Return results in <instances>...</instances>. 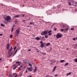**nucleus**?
Segmentation results:
<instances>
[{"label":"nucleus","mask_w":77,"mask_h":77,"mask_svg":"<svg viewBox=\"0 0 77 77\" xmlns=\"http://www.w3.org/2000/svg\"><path fill=\"white\" fill-rule=\"evenodd\" d=\"M20 28H18L17 30H16L15 32V36H18V35L20 33Z\"/></svg>","instance_id":"1"},{"label":"nucleus","mask_w":77,"mask_h":77,"mask_svg":"<svg viewBox=\"0 0 77 77\" xmlns=\"http://www.w3.org/2000/svg\"><path fill=\"white\" fill-rule=\"evenodd\" d=\"M4 20L6 21H10L11 20V17L10 16H8L6 17H4Z\"/></svg>","instance_id":"2"},{"label":"nucleus","mask_w":77,"mask_h":77,"mask_svg":"<svg viewBox=\"0 0 77 77\" xmlns=\"http://www.w3.org/2000/svg\"><path fill=\"white\" fill-rule=\"evenodd\" d=\"M62 36L63 35L60 33H58L57 34L56 37L57 39H58V38H62Z\"/></svg>","instance_id":"3"},{"label":"nucleus","mask_w":77,"mask_h":77,"mask_svg":"<svg viewBox=\"0 0 77 77\" xmlns=\"http://www.w3.org/2000/svg\"><path fill=\"white\" fill-rule=\"evenodd\" d=\"M48 33V31H44L43 32H42L41 33V35H42V36H43V35H47Z\"/></svg>","instance_id":"4"},{"label":"nucleus","mask_w":77,"mask_h":77,"mask_svg":"<svg viewBox=\"0 0 77 77\" xmlns=\"http://www.w3.org/2000/svg\"><path fill=\"white\" fill-rule=\"evenodd\" d=\"M17 65L16 64H14L12 66H14L13 68V70H15L16 68H17V67L18 66V65H17V66H16Z\"/></svg>","instance_id":"5"},{"label":"nucleus","mask_w":77,"mask_h":77,"mask_svg":"<svg viewBox=\"0 0 77 77\" xmlns=\"http://www.w3.org/2000/svg\"><path fill=\"white\" fill-rule=\"evenodd\" d=\"M40 43L41 44V45H40L41 47V48H43V47H44V44H43V42L42 41H41L40 42Z\"/></svg>","instance_id":"6"},{"label":"nucleus","mask_w":77,"mask_h":77,"mask_svg":"<svg viewBox=\"0 0 77 77\" xmlns=\"http://www.w3.org/2000/svg\"><path fill=\"white\" fill-rule=\"evenodd\" d=\"M32 67H31L29 68H27V69L28 71H32Z\"/></svg>","instance_id":"7"},{"label":"nucleus","mask_w":77,"mask_h":77,"mask_svg":"<svg viewBox=\"0 0 77 77\" xmlns=\"http://www.w3.org/2000/svg\"><path fill=\"white\" fill-rule=\"evenodd\" d=\"M23 61L24 63H29V61L27 60H23Z\"/></svg>","instance_id":"8"},{"label":"nucleus","mask_w":77,"mask_h":77,"mask_svg":"<svg viewBox=\"0 0 77 77\" xmlns=\"http://www.w3.org/2000/svg\"><path fill=\"white\" fill-rule=\"evenodd\" d=\"M10 45V44H9L8 43L7 45V48L8 50H9V46Z\"/></svg>","instance_id":"9"},{"label":"nucleus","mask_w":77,"mask_h":77,"mask_svg":"<svg viewBox=\"0 0 77 77\" xmlns=\"http://www.w3.org/2000/svg\"><path fill=\"white\" fill-rule=\"evenodd\" d=\"M23 68V66L22 65L20 66V67L18 69L19 71H21V68Z\"/></svg>","instance_id":"10"},{"label":"nucleus","mask_w":77,"mask_h":77,"mask_svg":"<svg viewBox=\"0 0 77 77\" xmlns=\"http://www.w3.org/2000/svg\"><path fill=\"white\" fill-rule=\"evenodd\" d=\"M67 2H71V3H73L74 2V0H68L67 1Z\"/></svg>","instance_id":"11"},{"label":"nucleus","mask_w":77,"mask_h":77,"mask_svg":"<svg viewBox=\"0 0 77 77\" xmlns=\"http://www.w3.org/2000/svg\"><path fill=\"white\" fill-rule=\"evenodd\" d=\"M35 39L36 40H37V41H39V40H40V38L38 37H37L35 38Z\"/></svg>","instance_id":"12"},{"label":"nucleus","mask_w":77,"mask_h":77,"mask_svg":"<svg viewBox=\"0 0 77 77\" xmlns=\"http://www.w3.org/2000/svg\"><path fill=\"white\" fill-rule=\"evenodd\" d=\"M56 66H55L53 68V72H54L55 71L56 69Z\"/></svg>","instance_id":"13"},{"label":"nucleus","mask_w":77,"mask_h":77,"mask_svg":"<svg viewBox=\"0 0 77 77\" xmlns=\"http://www.w3.org/2000/svg\"><path fill=\"white\" fill-rule=\"evenodd\" d=\"M50 45V42H48L46 44V46H48Z\"/></svg>","instance_id":"14"},{"label":"nucleus","mask_w":77,"mask_h":77,"mask_svg":"<svg viewBox=\"0 0 77 77\" xmlns=\"http://www.w3.org/2000/svg\"><path fill=\"white\" fill-rule=\"evenodd\" d=\"M51 62H53V63H56V60H51Z\"/></svg>","instance_id":"15"},{"label":"nucleus","mask_w":77,"mask_h":77,"mask_svg":"<svg viewBox=\"0 0 77 77\" xmlns=\"http://www.w3.org/2000/svg\"><path fill=\"white\" fill-rule=\"evenodd\" d=\"M71 74V72H70L68 73H67L66 75V76H68V75H70V74Z\"/></svg>","instance_id":"16"},{"label":"nucleus","mask_w":77,"mask_h":77,"mask_svg":"<svg viewBox=\"0 0 77 77\" xmlns=\"http://www.w3.org/2000/svg\"><path fill=\"white\" fill-rule=\"evenodd\" d=\"M36 71H37V70H36V69H34L33 70V72L34 73H35V72H36Z\"/></svg>","instance_id":"17"},{"label":"nucleus","mask_w":77,"mask_h":77,"mask_svg":"<svg viewBox=\"0 0 77 77\" xmlns=\"http://www.w3.org/2000/svg\"><path fill=\"white\" fill-rule=\"evenodd\" d=\"M65 62L64 60H60V63H63V62Z\"/></svg>","instance_id":"18"},{"label":"nucleus","mask_w":77,"mask_h":77,"mask_svg":"<svg viewBox=\"0 0 77 77\" xmlns=\"http://www.w3.org/2000/svg\"><path fill=\"white\" fill-rule=\"evenodd\" d=\"M20 17V15H17L15 16L14 17H15V18H17V17Z\"/></svg>","instance_id":"19"},{"label":"nucleus","mask_w":77,"mask_h":77,"mask_svg":"<svg viewBox=\"0 0 77 77\" xmlns=\"http://www.w3.org/2000/svg\"><path fill=\"white\" fill-rule=\"evenodd\" d=\"M13 37V35H10V38H11V39H12V38Z\"/></svg>","instance_id":"20"},{"label":"nucleus","mask_w":77,"mask_h":77,"mask_svg":"<svg viewBox=\"0 0 77 77\" xmlns=\"http://www.w3.org/2000/svg\"><path fill=\"white\" fill-rule=\"evenodd\" d=\"M21 63V62H20V61H17L16 62V63L17 64H18V63Z\"/></svg>","instance_id":"21"},{"label":"nucleus","mask_w":77,"mask_h":77,"mask_svg":"<svg viewBox=\"0 0 77 77\" xmlns=\"http://www.w3.org/2000/svg\"><path fill=\"white\" fill-rule=\"evenodd\" d=\"M74 60L75 62L77 63V58H76V59H75Z\"/></svg>","instance_id":"22"},{"label":"nucleus","mask_w":77,"mask_h":77,"mask_svg":"<svg viewBox=\"0 0 77 77\" xmlns=\"http://www.w3.org/2000/svg\"><path fill=\"white\" fill-rule=\"evenodd\" d=\"M41 53H42V54H43V55H46V53H44L43 52H41Z\"/></svg>","instance_id":"23"},{"label":"nucleus","mask_w":77,"mask_h":77,"mask_svg":"<svg viewBox=\"0 0 77 77\" xmlns=\"http://www.w3.org/2000/svg\"><path fill=\"white\" fill-rule=\"evenodd\" d=\"M1 26L2 27H5V25L3 24V23H1Z\"/></svg>","instance_id":"24"},{"label":"nucleus","mask_w":77,"mask_h":77,"mask_svg":"<svg viewBox=\"0 0 77 77\" xmlns=\"http://www.w3.org/2000/svg\"><path fill=\"white\" fill-rule=\"evenodd\" d=\"M68 3V5H69V6H71V3L70 2H69Z\"/></svg>","instance_id":"25"},{"label":"nucleus","mask_w":77,"mask_h":77,"mask_svg":"<svg viewBox=\"0 0 77 77\" xmlns=\"http://www.w3.org/2000/svg\"><path fill=\"white\" fill-rule=\"evenodd\" d=\"M45 38H47L48 37V35H45Z\"/></svg>","instance_id":"26"},{"label":"nucleus","mask_w":77,"mask_h":77,"mask_svg":"<svg viewBox=\"0 0 77 77\" xmlns=\"http://www.w3.org/2000/svg\"><path fill=\"white\" fill-rule=\"evenodd\" d=\"M20 17H24V15L23 14H21L20 15Z\"/></svg>","instance_id":"27"},{"label":"nucleus","mask_w":77,"mask_h":77,"mask_svg":"<svg viewBox=\"0 0 77 77\" xmlns=\"http://www.w3.org/2000/svg\"><path fill=\"white\" fill-rule=\"evenodd\" d=\"M68 65V63H66L65 65V66H67V65Z\"/></svg>","instance_id":"28"},{"label":"nucleus","mask_w":77,"mask_h":77,"mask_svg":"<svg viewBox=\"0 0 77 77\" xmlns=\"http://www.w3.org/2000/svg\"><path fill=\"white\" fill-rule=\"evenodd\" d=\"M11 51L10 50H9L8 54H9L11 53Z\"/></svg>","instance_id":"29"},{"label":"nucleus","mask_w":77,"mask_h":77,"mask_svg":"<svg viewBox=\"0 0 77 77\" xmlns=\"http://www.w3.org/2000/svg\"><path fill=\"white\" fill-rule=\"evenodd\" d=\"M29 66H31V67H32V64H31L29 63Z\"/></svg>","instance_id":"30"},{"label":"nucleus","mask_w":77,"mask_h":77,"mask_svg":"<svg viewBox=\"0 0 77 77\" xmlns=\"http://www.w3.org/2000/svg\"><path fill=\"white\" fill-rule=\"evenodd\" d=\"M48 35L49 36H50V35H52V33H48Z\"/></svg>","instance_id":"31"},{"label":"nucleus","mask_w":77,"mask_h":77,"mask_svg":"<svg viewBox=\"0 0 77 77\" xmlns=\"http://www.w3.org/2000/svg\"><path fill=\"white\" fill-rule=\"evenodd\" d=\"M65 30H66V31H68V28H66Z\"/></svg>","instance_id":"32"},{"label":"nucleus","mask_w":77,"mask_h":77,"mask_svg":"<svg viewBox=\"0 0 77 77\" xmlns=\"http://www.w3.org/2000/svg\"><path fill=\"white\" fill-rule=\"evenodd\" d=\"M12 47H11L10 49H9V50L12 51Z\"/></svg>","instance_id":"33"},{"label":"nucleus","mask_w":77,"mask_h":77,"mask_svg":"<svg viewBox=\"0 0 77 77\" xmlns=\"http://www.w3.org/2000/svg\"><path fill=\"white\" fill-rule=\"evenodd\" d=\"M12 47H11L10 49H9V50L12 51Z\"/></svg>","instance_id":"34"},{"label":"nucleus","mask_w":77,"mask_h":77,"mask_svg":"<svg viewBox=\"0 0 77 77\" xmlns=\"http://www.w3.org/2000/svg\"><path fill=\"white\" fill-rule=\"evenodd\" d=\"M12 47H11L10 49H9V50L12 51Z\"/></svg>","instance_id":"35"},{"label":"nucleus","mask_w":77,"mask_h":77,"mask_svg":"<svg viewBox=\"0 0 77 77\" xmlns=\"http://www.w3.org/2000/svg\"><path fill=\"white\" fill-rule=\"evenodd\" d=\"M11 56V55H10L8 56L7 57H10Z\"/></svg>","instance_id":"36"},{"label":"nucleus","mask_w":77,"mask_h":77,"mask_svg":"<svg viewBox=\"0 0 77 77\" xmlns=\"http://www.w3.org/2000/svg\"><path fill=\"white\" fill-rule=\"evenodd\" d=\"M75 39H76V38H73V41H75Z\"/></svg>","instance_id":"37"},{"label":"nucleus","mask_w":77,"mask_h":77,"mask_svg":"<svg viewBox=\"0 0 77 77\" xmlns=\"http://www.w3.org/2000/svg\"><path fill=\"white\" fill-rule=\"evenodd\" d=\"M51 32V31H49L48 32V33H50Z\"/></svg>","instance_id":"38"},{"label":"nucleus","mask_w":77,"mask_h":77,"mask_svg":"<svg viewBox=\"0 0 77 77\" xmlns=\"http://www.w3.org/2000/svg\"><path fill=\"white\" fill-rule=\"evenodd\" d=\"M13 31H14V28H12V29H11V32H13Z\"/></svg>","instance_id":"39"},{"label":"nucleus","mask_w":77,"mask_h":77,"mask_svg":"<svg viewBox=\"0 0 77 77\" xmlns=\"http://www.w3.org/2000/svg\"><path fill=\"white\" fill-rule=\"evenodd\" d=\"M16 53H17L16 52H15L14 53V54H13V56H15V55L16 54Z\"/></svg>","instance_id":"40"},{"label":"nucleus","mask_w":77,"mask_h":77,"mask_svg":"<svg viewBox=\"0 0 77 77\" xmlns=\"http://www.w3.org/2000/svg\"><path fill=\"white\" fill-rule=\"evenodd\" d=\"M16 53H17L16 52H15L14 53V54H13V56H15V55L16 54Z\"/></svg>","instance_id":"41"},{"label":"nucleus","mask_w":77,"mask_h":77,"mask_svg":"<svg viewBox=\"0 0 77 77\" xmlns=\"http://www.w3.org/2000/svg\"><path fill=\"white\" fill-rule=\"evenodd\" d=\"M71 30H74V28H72L71 29Z\"/></svg>","instance_id":"42"},{"label":"nucleus","mask_w":77,"mask_h":77,"mask_svg":"<svg viewBox=\"0 0 77 77\" xmlns=\"http://www.w3.org/2000/svg\"><path fill=\"white\" fill-rule=\"evenodd\" d=\"M16 46H15V47L14 48V50H15V49H16Z\"/></svg>","instance_id":"43"},{"label":"nucleus","mask_w":77,"mask_h":77,"mask_svg":"<svg viewBox=\"0 0 77 77\" xmlns=\"http://www.w3.org/2000/svg\"><path fill=\"white\" fill-rule=\"evenodd\" d=\"M9 77H11L12 76V75H11V74H10L9 75Z\"/></svg>","instance_id":"44"},{"label":"nucleus","mask_w":77,"mask_h":77,"mask_svg":"<svg viewBox=\"0 0 77 77\" xmlns=\"http://www.w3.org/2000/svg\"><path fill=\"white\" fill-rule=\"evenodd\" d=\"M21 63H19V64H18V66H20V65H21Z\"/></svg>","instance_id":"45"},{"label":"nucleus","mask_w":77,"mask_h":77,"mask_svg":"<svg viewBox=\"0 0 77 77\" xmlns=\"http://www.w3.org/2000/svg\"><path fill=\"white\" fill-rule=\"evenodd\" d=\"M75 45V47H77V44H76Z\"/></svg>","instance_id":"46"},{"label":"nucleus","mask_w":77,"mask_h":77,"mask_svg":"<svg viewBox=\"0 0 77 77\" xmlns=\"http://www.w3.org/2000/svg\"><path fill=\"white\" fill-rule=\"evenodd\" d=\"M17 75H18L16 74V75H15V77H17Z\"/></svg>","instance_id":"47"},{"label":"nucleus","mask_w":77,"mask_h":77,"mask_svg":"<svg viewBox=\"0 0 77 77\" xmlns=\"http://www.w3.org/2000/svg\"><path fill=\"white\" fill-rule=\"evenodd\" d=\"M55 77H57V74H56L55 75Z\"/></svg>","instance_id":"48"},{"label":"nucleus","mask_w":77,"mask_h":77,"mask_svg":"<svg viewBox=\"0 0 77 77\" xmlns=\"http://www.w3.org/2000/svg\"><path fill=\"white\" fill-rule=\"evenodd\" d=\"M63 29H61V32H63Z\"/></svg>","instance_id":"49"},{"label":"nucleus","mask_w":77,"mask_h":77,"mask_svg":"<svg viewBox=\"0 0 77 77\" xmlns=\"http://www.w3.org/2000/svg\"><path fill=\"white\" fill-rule=\"evenodd\" d=\"M26 72L27 73V69L26 70Z\"/></svg>","instance_id":"50"},{"label":"nucleus","mask_w":77,"mask_h":77,"mask_svg":"<svg viewBox=\"0 0 77 77\" xmlns=\"http://www.w3.org/2000/svg\"><path fill=\"white\" fill-rule=\"evenodd\" d=\"M35 69H36L37 70V67H36L35 66Z\"/></svg>","instance_id":"51"},{"label":"nucleus","mask_w":77,"mask_h":77,"mask_svg":"<svg viewBox=\"0 0 77 77\" xmlns=\"http://www.w3.org/2000/svg\"><path fill=\"white\" fill-rule=\"evenodd\" d=\"M28 51H31V49H29L28 50Z\"/></svg>","instance_id":"52"},{"label":"nucleus","mask_w":77,"mask_h":77,"mask_svg":"<svg viewBox=\"0 0 77 77\" xmlns=\"http://www.w3.org/2000/svg\"><path fill=\"white\" fill-rule=\"evenodd\" d=\"M75 5H77V2H75Z\"/></svg>","instance_id":"53"},{"label":"nucleus","mask_w":77,"mask_h":77,"mask_svg":"<svg viewBox=\"0 0 77 77\" xmlns=\"http://www.w3.org/2000/svg\"><path fill=\"white\" fill-rule=\"evenodd\" d=\"M1 60H2V58H0V63H1V62H0V61H1Z\"/></svg>","instance_id":"54"},{"label":"nucleus","mask_w":77,"mask_h":77,"mask_svg":"<svg viewBox=\"0 0 77 77\" xmlns=\"http://www.w3.org/2000/svg\"><path fill=\"white\" fill-rule=\"evenodd\" d=\"M16 73H13V75H15Z\"/></svg>","instance_id":"55"},{"label":"nucleus","mask_w":77,"mask_h":77,"mask_svg":"<svg viewBox=\"0 0 77 77\" xmlns=\"http://www.w3.org/2000/svg\"><path fill=\"white\" fill-rule=\"evenodd\" d=\"M28 77H32V75H29V76H28Z\"/></svg>","instance_id":"56"},{"label":"nucleus","mask_w":77,"mask_h":77,"mask_svg":"<svg viewBox=\"0 0 77 77\" xmlns=\"http://www.w3.org/2000/svg\"><path fill=\"white\" fill-rule=\"evenodd\" d=\"M65 27V25H63V27Z\"/></svg>","instance_id":"57"},{"label":"nucleus","mask_w":77,"mask_h":77,"mask_svg":"<svg viewBox=\"0 0 77 77\" xmlns=\"http://www.w3.org/2000/svg\"><path fill=\"white\" fill-rule=\"evenodd\" d=\"M23 21V22H24V21H26V20H23V21Z\"/></svg>","instance_id":"58"},{"label":"nucleus","mask_w":77,"mask_h":77,"mask_svg":"<svg viewBox=\"0 0 77 77\" xmlns=\"http://www.w3.org/2000/svg\"><path fill=\"white\" fill-rule=\"evenodd\" d=\"M2 35H3V34H0V36H2Z\"/></svg>","instance_id":"59"},{"label":"nucleus","mask_w":77,"mask_h":77,"mask_svg":"<svg viewBox=\"0 0 77 77\" xmlns=\"http://www.w3.org/2000/svg\"><path fill=\"white\" fill-rule=\"evenodd\" d=\"M24 68H26V66H24L23 67Z\"/></svg>","instance_id":"60"},{"label":"nucleus","mask_w":77,"mask_h":77,"mask_svg":"<svg viewBox=\"0 0 77 77\" xmlns=\"http://www.w3.org/2000/svg\"><path fill=\"white\" fill-rule=\"evenodd\" d=\"M42 38H43H43L44 39V38H45V37H44V36H43L42 37Z\"/></svg>","instance_id":"61"},{"label":"nucleus","mask_w":77,"mask_h":77,"mask_svg":"<svg viewBox=\"0 0 77 77\" xmlns=\"http://www.w3.org/2000/svg\"><path fill=\"white\" fill-rule=\"evenodd\" d=\"M32 24V23L31 22L29 24Z\"/></svg>","instance_id":"62"},{"label":"nucleus","mask_w":77,"mask_h":77,"mask_svg":"<svg viewBox=\"0 0 77 77\" xmlns=\"http://www.w3.org/2000/svg\"><path fill=\"white\" fill-rule=\"evenodd\" d=\"M56 30H57L56 28L54 29V30L56 31Z\"/></svg>","instance_id":"63"},{"label":"nucleus","mask_w":77,"mask_h":77,"mask_svg":"<svg viewBox=\"0 0 77 77\" xmlns=\"http://www.w3.org/2000/svg\"><path fill=\"white\" fill-rule=\"evenodd\" d=\"M76 39L77 40V37L76 38Z\"/></svg>","instance_id":"64"}]
</instances>
